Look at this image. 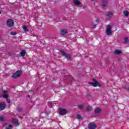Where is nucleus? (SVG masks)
Listing matches in <instances>:
<instances>
[{"instance_id":"nucleus-1","label":"nucleus","mask_w":129,"mask_h":129,"mask_svg":"<svg viewBox=\"0 0 129 129\" xmlns=\"http://www.w3.org/2000/svg\"><path fill=\"white\" fill-rule=\"evenodd\" d=\"M6 24L9 28H12L15 26V21L12 19H9L7 20Z\"/></svg>"},{"instance_id":"nucleus-2","label":"nucleus","mask_w":129,"mask_h":129,"mask_svg":"<svg viewBox=\"0 0 129 129\" xmlns=\"http://www.w3.org/2000/svg\"><path fill=\"white\" fill-rule=\"evenodd\" d=\"M106 34L107 36H110L112 34V31H111V26L110 25H107L106 27Z\"/></svg>"},{"instance_id":"nucleus-3","label":"nucleus","mask_w":129,"mask_h":129,"mask_svg":"<svg viewBox=\"0 0 129 129\" xmlns=\"http://www.w3.org/2000/svg\"><path fill=\"white\" fill-rule=\"evenodd\" d=\"M93 80L94 83L89 82V84L92 85V86H93L94 87H97V86H99V87L101 86V85H100V84H99V83H98V81H96V79H93Z\"/></svg>"},{"instance_id":"nucleus-4","label":"nucleus","mask_w":129,"mask_h":129,"mask_svg":"<svg viewBox=\"0 0 129 129\" xmlns=\"http://www.w3.org/2000/svg\"><path fill=\"white\" fill-rule=\"evenodd\" d=\"M60 53L62 54V56H64L68 59V60H71L70 54L66 53V52H65V51H64V50L61 49Z\"/></svg>"},{"instance_id":"nucleus-5","label":"nucleus","mask_w":129,"mask_h":129,"mask_svg":"<svg viewBox=\"0 0 129 129\" xmlns=\"http://www.w3.org/2000/svg\"><path fill=\"white\" fill-rule=\"evenodd\" d=\"M106 16L107 20H110L113 16V12L111 11L107 12L106 13Z\"/></svg>"},{"instance_id":"nucleus-6","label":"nucleus","mask_w":129,"mask_h":129,"mask_svg":"<svg viewBox=\"0 0 129 129\" xmlns=\"http://www.w3.org/2000/svg\"><path fill=\"white\" fill-rule=\"evenodd\" d=\"M22 74V71H18L15 73L13 75H12V78H17L18 77H19V76H21V75Z\"/></svg>"},{"instance_id":"nucleus-7","label":"nucleus","mask_w":129,"mask_h":129,"mask_svg":"<svg viewBox=\"0 0 129 129\" xmlns=\"http://www.w3.org/2000/svg\"><path fill=\"white\" fill-rule=\"evenodd\" d=\"M58 112L59 114H61V115H64L66 114L67 112H68V111H67V110H66V109L61 108L59 110Z\"/></svg>"},{"instance_id":"nucleus-8","label":"nucleus","mask_w":129,"mask_h":129,"mask_svg":"<svg viewBox=\"0 0 129 129\" xmlns=\"http://www.w3.org/2000/svg\"><path fill=\"white\" fill-rule=\"evenodd\" d=\"M88 128L89 129H95L96 128V124H95V123H91L89 124Z\"/></svg>"},{"instance_id":"nucleus-9","label":"nucleus","mask_w":129,"mask_h":129,"mask_svg":"<svg viewBox=\"0 0 129 129\" xmlns=\"http://www.w3.org/2000/svg\"><path fill=\"white\" fill-rule=\"evenodd\" d=\"M6 108V103H0V110H4Z\"/></svg>"},{"instance_id":"nucleus-10","label":"nucleus","mask_w":129,"mask_h":129,"mask_svg":"<svg viewBox=\"0 0 129 129\" xmlns=\"http://www.w3.org/2000/svg\"><path fill=\"white\" fill-rule=\"evenodd\" d=\"M108 5V0H103L102 2V6L103 8H104V7H106Z\"/></svg>"},{"instance_id":"nucleus-11","label":"nucleus","mask_w":129,"mask_h":129,"mask_svg":"<svg viewBox=\"0 0 129 129\" xmlns=\"http://www.w3.org/2000/svg\"><path fill=\"white\" fill-rule=\"evenodd\" d=\"M68 31L67 29H62L60 31V33L61 35H66L67 34Z\"/></svg>"},{"instance_id":"nucleus-12","label":"nucleus","mask_w":129,"mask_h":129,"mask_svg":"<svg viewBox=\"0 0 129 129\" xmlns=\"http://www.w3.org/2000/svg\"><path fill=\"white\" fill-rule=\"evenodd\" d=\"M12 122H14V123H15V124L17 126H18V125H19L20 124V123H19V121L17 119H13Z\"/></svg>"},{"instance_id":"nucleus-13","label":"nucleus","mask_w":129,"mask_h":129,"mask_svg":"<svg viewBox=\"0 0 129 129\" xmlns=\"http://www.w3.org/2000/svg\"><path fill=\"white\" fill-rule=\"evenodd\" d=\"M100 111H101V109H100V108H96L94 110V112L96 114L99 113Z\"/></svg>"},{"instance_id":"nucleus-14","label":"nucleus","mask_w":129,"mask_h":129,"mask_svg":"<svg viewBox=\"0 0 129 129\" xmlns=\"http://www.w3.org/2000/svg\"><path fill=\"white\" fill-rule=\"evenodd\" d=\"M73 3L76 6H79L80 5V2L78 0H74Z\"/></svg>"},{"instance_id":"nucleus-15","label":"nucleus","mask_w":129,"mask_h":129,"mask_svg":"<svg viewBox=\"0 0 129 129\" xmlns=\"http://www.w3.org/2000/svg\"><path fill=\"white\" fill-rule=\"evenodd\" d=\"M124 44H127V45H129V40H128V38L125 37V38H124Z\"/></svg>"},{"instance_id":"nucleus-16","label":"nucleus","mask_w":129,"mask_h":129,"mask_svg":"<svg viewBox=\"0 0 129 129\" xmlns=\"http://www.w3.org/2000/svg\"><path fill=\"white\" fill-rule=\"evenodd\" d=\"M20 55L22 56V57H24L26 55V51L25 50H22L20 52Z\"/></svg>"},{"instance_id":"nucleus-17","label":"nucleus","mask_w":129,"mask_h":129,"mask_svg":"<svg viewBox=\"0 0 129 129\" xmlns=\"http://www.w3.org/2000/svg\"><path fill=\"white\" fill-rule=\"evenodd\" d=\"M115 54H116L117 55H118L119 54H121V50L116 49L115 50Z\"/></svg>"},{"instance_id":"nucleus-18","label":"nucleus","mask_w":129,"mask_h":129,"mask_svg":"<svg viewBox=\"0 0 129 129\" xmlns=\"http://www.w3.org/2000/svg\"><path fill=\"white\" fill-rule=\"evenodd\" d=\"M92 106H88L86 107V110L88 111H91V110H92Z\"/></svg>"},{"instance_id":"nucleus-19","label":"nucleus","mask_w":129,"mask_h":129,"mask_svg":"<svg viewBox=\"0 0 129 129\" xmlns=\"http://www.w3.org/2000/svg\"><path fill=\"white\" fill-rule=\"evenodd\" d=\"M23 30L25 31V32H29V29H28V27H27L26 25L23 26Z\"/></svg>"},{"instance_id":"nucleus-20","label":"nucleus","mask_w":129,"mask_h":129,"mask_svg":"<svg viewBox=\"0 0 129 129\" xmlns=\"http://www.w3.org/2000/svg\"><path fill=\"white\" fill-rule=\"evenodd\" d=\"M123 14L125 16V17L128 16V12L126 11L123 12Z\"/></svg>"},{"instance_id":"nucleus-21","label":"nucleus","mask_w":129,"mask_h":129,"mask_svg":"<svg viewBox=\"0 0 129 129\" xmlns=\"http://www.w3.org/2000/svg\"><path fill=\"white\" fill-rule=\"evenodd\" d=\"M3 96V98H6V99H7L8 97H9V95L8 94H4Z\"/></svg>"},{"instance_id":"nucleus-22","label":"nucleus","mask_w":129,"mask_h":129,"mask_svg":"<svg viewBox=\"0 0 129 129\" xmlns=\"http://www.w3.org/2000/svg\"><path fill=\"white\" fill-rule=\"evenodd\" d=\"M6 129H13V125H9L8 127L6 128Z\"/></svg>"},{"instance_id":"nucleus-23","label":"nucleus","mask_w":129,"mask_h":129,"mask_svg":"<svg viewBox=\"0 0 129 129\" xmlns=\"http://www.w3.org/2000/svg\"><path fill=\"white\" fill-rule=\"evenodd\" d=\"M78 107L80 108V109H83V105H80L78 106Z\"/></svg>"},{"instance_id":"nucleus-24","label":"nucleus","mask_w":129,"mask_h":129,"mask_svg":"<svg viewBox=\"0 0 129 129\" xmlns=\"http://www.w3.org/2000/svg\"><path fill=\"white\" fill-rule=\"evenodd\" d=\"M17 111H19V112H21L23 110V109L22 108H19L17 109Z\"/></svg>"},{"instance_id":"nucleus-25","label":"nucleus","mask_w":129,"mask_h":129,"mask_svg":"<svg viewBox=\"0 0 129 129\" xmlns=\"http://www.w3.org/2000/svg\"><path fill=\"white\" fill-rule=\"evenodd\" d=\"M0 120H2V121L5 120V118L3 116H0Z\"/></svg>"},{"instance_id":"nucleus-26","label":"nucleus","mask_w":129,"mask_h":129,"mask_svg":"<svg viewBox=\"0 0 129 129\" xmlns=\"http://www.w3.org/2000/svg\"><path fill=\"white\" fill-rule=\"evenodd\" d=\"M77 119H81V116L80 115H77Z\"/></svg>"},{"instance_id":"nucleus-27","label":"nucleus","mask_w":129,"mask_h":129,"mask_svg":"<svg viewBox=\"0 0 129 129\" xmlns=\"http://www.w3.org/2000/svg\"><path fill=\"white\" fill-rule=\"evenodd\" d=\"M11 34L12 35V36H15V35H17V33L15 32H12L11 33Z\"/></svg>"},{"instance_id":"nucleus-28","label":"nucleus","mask_w":129,"mask_h":129,"mask_svg":"<svg viewBox=\"0 0 129 129\" xmlns=\"http://www.w3.org/2000/svg\"><path fill=\"white\" fill-rule=\"evenodd\" d=\"M48 106H49L50 107H52V102H49L48 103Z\"/></svg>"},{"instance_id":"nucleus-29","label":"nucleus","mask_w":129,"mask_h":129,"mask_svg":"<svg viewBox=\"0 0 129 129\" xmlns=\"http://www.w3.org/2000/svg\"><path fill=\"white\" fill-rule=\"evenodd\" d=\"M8 103H11V101L9 99H6Z\"/></svg>"},{"instance_id":"nucleus-30","label":"nucleus","mask_w":129,"mask_h":129,"mask_svg":"<svg viewBox=\"0 0 129 129\" xmlns=\"http://www.w3.org/2000/svg\"><path fill=\"white\" fill-rule=\"evenodd\" d=\"M4 94H7L8 93V91H4Z\"/></svg>"},{"instance_id":"nucleus-31","label":"nucleus","mask_w":129,"mask_h":129,"mask_svg":"<svg viewBox=\"0 0 129 129\" xmlns=\"http://www.w3.org/2000/svg\"><path fill=\"white\" fill-rule=\"evenodd\" d=\"M96 22L97 23H99V19H96Z\"/></svg>"},{"instance_id":"nucleus-32","label":"nucleus","mask_w":129,"mask_h":129,"mask_svg":"<svg viewBox=\"0 0 129 129\" xmlns=\"http://www.w3.org/2000/svg\"><path fill=\"white\" fill-rule=\"evenodd\" d=\"M93 26H94V28H95L96 27V25H93Z\"/></svg>"},{"instance_id":"nucleus-33","label":"nucleus","mask_w":129,"mask_h":129,"mask_svg":"<svg viewBox=\"0 0 129 129\" xmlns=\"http://www.w3.org/2000/svg\"><path fill=\"white\" fill-rule=\"evenodd\" d=\"M2 14V12L0 11V15Z\"/></svg>"},{"instance_id":"nucleus-34","label":"nucleus","mask_w":129,"mask_h":129,"mask_svg":"<svg viewBox=\"0 0 129 129\" xmlns=\"http://www.w3.org/2000/svg\"><path fill=\"white\" fill-rule=\"evenodd\" d=\"M92 1H94V0H92Z\"/></svg>"}]
</instances>
